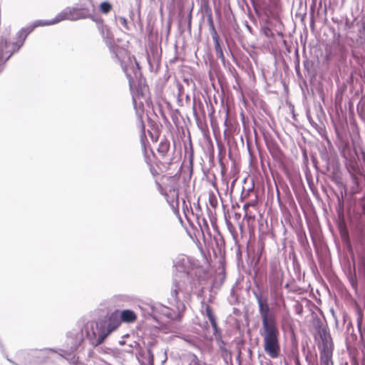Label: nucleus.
Listing matches in <instances>:
<instances>
[{
  "label": "nucleus",
  "instance_id": "f257e3e1",
  "mask_svg": "<svg viewBox=\"0 0 365 365\" xmlns=\"http://www.w3.org/2000/svg\"><path fill=\"white\" fill-rule=\"evenodd\" d=\"M253 294L258 304L262 321L259 334L262 337L264 351L269 358L277 359L281 355V344L276 315L270 309L266 297L255 292Z\"/></svg>",
  "mask_w": 365,
  "mask_h": 365
},
{
  "label": "nucleus",
  "instance_id": "f03ea898",
  "mask_svg": "<svg viewBox=\"0 0 365 365\" xmlns=\"http://www.w3.org/2000/svg\"><path fill=\"white\" fill-rule=\"evenodd\" d=\"M37 25H30L21 29L11 39H1L0 41V73L4 65L10 57L23 46L26 37L31 34Z\"/></svg>",
  "mask_w": 365,
  "mask_h": 365
},
{
  "label": "nucleus",
  "instance_id": "7ed1b4c3",
  "mask_svg": "<svg viewBox=\"0 0 365 365\" xmlns=\"http://www.w3.org/2000/svg\"><path fill=\"white\" fill-rule=\"evenodd\" d=\"M91 16L89 11L86 8H66L60 12L54 19L51 21L38 22L34 25L47 26L55 24L61 21L70 20L75 21L81 19H86Z\"/></svg>",
  "mask_w": 365,
  "mask_h": 365
},
{
  "label": "nucleus",
  "instance_id": "20e7f679",
  "mask_svg": "<svg viewBox=\"0 0 365 365\" xmlns=\"http://www.w3.org/2000/svg\"><path fill=\"white\" fill-rule=\"evenodd\" d=\"M120 324L121 320L118 310L110 313L106 320L101 322V330L98 334L100 342H102L110 333L118 329Z\"/></svg>",
  "mask_w": 365,
  "mask_h": 365
},
{
  "label": "nucleus",
  "instance_id": "39448f33",
  "mask_svg": "<svg viewBox=\"0 0 365 365\" xmlns=\"http://www.w3.org/2000/svg\"><path fill=\"white\" fill-rule=\"evenodd\" d=\"M317 333L314 335L316 341L320 339L321 343L318 344L319 349L334 347L332 339L327 325L324 324L318 319L314 324Z\"/></svg>",
  "mask_w": 365,
  "mask_h": 365
},
{
  "label": "nucleus",
  "instance_id": "423d86ee",
  "mask_svg": "<svg viewBox=\"0 0 365 365\" xmlns=\"http://www.w3.org/2000/svg\"><path fill=\"white\" fill-rule=\"evenodd\" d=\"M268 281L269 287H282L283 282V272L279 265H271Z\"/></svg>",
  "mask_w": 365,
  "mask_h": 365
},
{
  "label": "nucleus",
  "instance_id": "0eeeda50",
  "mask_svg": "<svg viewBox=\"0 0 365 365\" xmlns=\"http://www.w3.org/2000/svg\"><path fill=\"white\" fill-rule=\"evenodd\" d=\"M121 66L128 79L130 86L132 87L140 75L138 63L136 62L137 68H135L133 65H123V63H121Z\"/></svg>",
  "mask_w": 365,
  "mask_h": 365
},
{
  "label": "nucleus",
  "instance_id": "6e6552de",
  "mask_svg": "<svg viewBox=\"0 0 365 365\" xmlns=\"http://www.w3.org/2000/svg\"><path fill=\"white\" fill-rule=\"evenodd\" d=\"M185 310V304L182 302H179V304L177 306L176 310L165 307L163 310V314L171 320H179L181 319Z\"/></svg>",
  "mask_w": 365,
  "mask_h": 365
},
{
  "label": "nucleus",
  "instance_id": "1a4fd4ad",
  "mask_svg": "<svg viewBox=\"0 0 365 365\" xmlns=\"http://www.w3.org/2000/svg\"><path fill=\"white\" fill-rule=\"evenodd\" d=\"M270 295L275 307H280L281 305L285 307L282 287H270Z\"/></svg>",
  "mask_w": 365,
  "mask_h": 365
},
{
  "label": "nucleus",
  "instance_id": "9d476101",
  "mask_svg": "<svg viewBox=\"0 0 365 365\" xmlns=\"http://www.w3.org/2000/svg\"><path fill=\"white\" fill-rule=\"evenodd\" d=\"M258 205V196L255 195V197L254 199L247 202L243 205V210L245 211V216L244 218L247 220V222H250V221H254L255 220V215H252L250 212H249V207H255Z\"/></svg>",
  "mask_w": 365,
  "mask_h": 365
},
{
  "label": "nucleus",
  "instance_id": "9b49d317",
  "mask_svg": "<svg viewBox=\"0 0 365 365\" xmlns=\"http://www.w3.org/2000/svg\"><path fill=\"white\" fill-rule=\"evenodd\" d=\"M333 349L334 347L320 349L321 365L334 364L332 361Z\"/></svg>",
  "mask_w": 365,
  "mask_h": 365
},
{
  "label": "nucleus",
  "instance_id": "f8f14e48",
  "mask_svg": "<svg viewBox=\"0 0 365 365\" xmlns=\"http://www.w3.org/2000/svg\"><path fill=\"white\" fill-rule=\"evenodd\" d=\"M120 319L121 322L133 323L136 321V314L130 309H125L120 312Z\"/></svg>",
  "mask_w": 365,
  "mask_h": 365
},
{
  "label": "nucleus",
  "instance_id": "ddd939ff",
  "mask_svg": "<svg viewBox=\"0 0 365 365\" xmlns=\"http://www.w3.org/2000/svg\"><path fill=\"white\" fill-rule=\"evenodd\" d=\"M169 149L170 142L168 140L165 139L160 143L157 151L161 156L165 157L168 153Z\"/></svg>",
  "mask_w": 365,
  "mask_h": 365
},
{
  "label": "nucleus",
  "instance_id": "4468645a",
  "mask_svg": "<svg viewBox=\"0 0 365 365\" xmlns=\"http://www.w3.org/2000/svg\"><path fill=\"white\" fill-rule=\"evenodd\" d=\"M212 40L215 43V49L216 52L217 57L224 61L225 56L223 54L222 48L220 44L219 36H212Z\"/></svg>",
  "mask_w": 365,
  "mask_h": 365
},
{
  "label": "nucleus",
  "instance_id": "2eb2a0df",
  "mask_svg": "<svg viewBox=\"0 0 365 365\" xmlns=\"http://www.w3.org/2000/svg\"><path fill=\"white\" fill-rule=\"evenodd\" d=\"M205 313H206V315L208 317V319H209V320H210V322L211 323V325H212V328L215 330H217V322H216L214 313L212 312V307L210 305H207L206 306V307H205Z\"/></svg>",
  "mask_w": 365,
  "mask_h": 365
},
{
  "label": "nucleus",
  "instance_id": "dca6fc26",
  "mask_svg": "<svg viewBox=\"0 0 365 365\" xmlns=\"http://www.w3.org/2000/svg\"><path fill=\"white\" fill-rule=\"evenodd\" d=\"M99 9L102 14H107L112 10V4L108 1H103L100 4Z\"/></svg>",
  "mask_w": 365,
  "mask_h": 365
},
{
  "label": "nucleus",
  "instance_id": "f3484780",
  "mask_svg": "<svg viewBox=\"0 0 365 365\" xmlns=\"http://www.w3.org/2000/svg\"><path fill=\"white\" fill-rule=\"evenodd\" d=\"M207 23H208V25H209V27H210V31L212 37L215 36H217L218 34H217V31H216V29L215 28L213 18H212V15L211 13H210L207 15Z\"/></svg>",
  "mask_w": 365,
  "mask_h": 365
},
{
  "label": "nucleus",
  "instance_id": "a211bd4d",
  "mask_svg": "<svg viewBox=\"0 0 365 365\" xmlns=\"http://www.w3.org/2000/svg\"><path fill=\"white\" fill-rule=\"evenodd\" d=\"M180 291V285L178 282H174V288L172 289V295L175 300L178 302V294Z\"/></svg>",
  "mask_w": 365,
  "mask_h": 365
},
{
  "label": "nucleus",
  "instance_id": "6ab92c4d",
  "mask_svg": "<svg viewBox=\"0 0 365 365\" xmlns=\"http://www.w3.org/2000/svg\"><path fill=\"white\" fill-rule=\"evenodd\" d=\"M263 34L267 37H272V38L274 37V34H273L272 29H269V27L263 28Z\"/></svg>",
  "mask_w": 365,
  "mask_h": 365
},
{
  "label": "nucleus",
  "instance_id": "aec40b11",
  "mask_svg": "<svg viewBox=\"0 0 365 365\" xmlns=\"http://www.w3.org/2000/svg\"><path fill=\"white\" fill-rule=\"evenodd\" d=\"M295 365H302L298 357L295 359Z\"/></svg>",
  "mask_w": 365,
  "mask_h": 365
},
{
  "label": "nucleus",
  "instance_id": "412c9836",
  "mask_svg": "<svg viewBox=\"0 0 365 365\" xmlns=\"http://www.w3.org/2000/svg\"><path fill=\"white\" fill-rule=\"evenodd\" d=\"M190 22H191V14L190 15L189 24H190Z\"/></svg>",
  "mask_w": 365,
  "mask_h": 365
},
{
  "label": "nucleus",
  "instance_id": "4be33fe9",
  "mask_svg": "<svg viewBox=\"0 0 365 365\" xmlns=\"http://www.w3.org/2000/svg\"><path fill=\"white\" fill-rule=\"evenodd\" d=\"M205 222L206 227H208V225L207 224L205 220Z\"/></svg>",
  "mask_w": 365,
  "mask_h": 365
}]
</instances>
